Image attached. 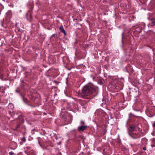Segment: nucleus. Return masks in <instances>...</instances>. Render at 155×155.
I'll list each match as a JSON object with an SVG mask.
<instances>
[{"label": "nucleus", "instance_id": "obj_15", "mask_svg": "<svg viewBox=\"0 0 155 155\" xmlns=\"http://www.w3.org/2000/svg\"><path fill=\"white\" fill-rule=\"evenodd\" d=\"M9 154L10 155H13L14 154V153L12 152H11L9 153Z\"/></svg>", "mask_w": 155, "mask_h": 155}, {"label": "nucleus", "instance_id": "obj_10", "mask_svg": "<svg viewBox=\"0 0 155 155\" xmlns=\"http://www.w3.org/2000/svg\"><path fill=\"white\" fill-rule=\"evenodd\" d=\"M98 83L100 84H103L102 81L101 80H99L98 81Z\"/></svg>", "mask_w": 155, "mask_h": 155}, {"label": "nucleus", "instance_id": "obj_7", "mask_svg": "<svg viewBox=\"0 0 155 155\" xmlns=\"http://www.w3.org/2000/svg\"><path fill=\"white\" fill-rule=\"evenodd\" d=\"M135 129V126L133 125L130 126L129 128L130 131H134Z\"/></svg>", "mask_w": 155, "mask_h": 155}, {"label": "nucleus", "instance_id": "obj_8", "mask_svg": "<svg viewBox=\"0 0 155 155\" xmlns=\"http://www.w3.org/2000/svg\"><path fill=\"white\" fill-rule=\"evenodd\" d=\"M28 155H35L34 151L32 150L31 151H28Z\"/></svg>", "mask_w": 155, "mask_h": 155}, {"label": "nucleus", "instance_id": "obj_11", "mask_svg": "<svg viewBox=\"0 0 155 155\" xmlns=\"http://www.w3.org/2000/svg\"><path fill=\"white\" fill-rule=\"evenodd\" d=\"M80 124L81 125H84L85 124L83 120H81L80 122Z\"/></svg>", "mask_w": 155, "mask_h": 155}, {"label": "nucleus", "instance_id": "obj_13", "mask_svg": "<svg viewBox=\"0 0 155 155\" xmlns=\"http://www.w3.org/2000/svg\"><path fill=\"white\" fill-rule=\"evenodd\" d=\"M129 116L130 117H131L132 116H133V114H132V113H130L129 114Z\"/></svg>", "mask_w": 155, "mask_h": 155}, {"label": "nucleus", "instance_id": "obj_6", "mask_svg": "<svg viewBox=\"0 0 155 155\" xmlns=\"http://www.w3.org/2000/svg\"><path fill=\"white\" fill-rule=\"evenodd\" d=\"M149 25L152 26H154L155 25V18L151 20V22L149 23Z\"/></svg>", "mask_w": 155, "mask_h": 155}, {"label": "nucleus", "instance_id": "obj_12", "mask_svg": "<svg viewBox=\"0 0 155 155\" xmlns=\"http://www.w3.org/2000/svg\"><path fill=\"white\" fill-rule=\"evenodd\" d=\"M12 106V109L13 108H14V107L13 106V105H12V104H9V105H8V108H10V107H9L10 106Z\"/></svg>", "mask_w": 155, "mask_h": 155}, {"label": "nucleus", "instance_id": "obj_3", "mask_svg": "<svg viewBox=\"0 0 155 155\" xmlns=\"http://www.w3.org/2000/svg\"><path fill=\"white\" fill-rule=\"evenodd\" d=\"M89 101V100H88L87 101L84 100L82 101L81 102V106L84 107H86L87 105V103Z\"/></svg>", "mask_w": 155, "mask_h": 155}, {"label": "nucleus", "instance_id": "obj_5", "mask_svg": "<svg viewBox=\"0 0 155 155\" xmlns=\"http://www.w3.org/2000/svg\"><path fill=\"white\" fill-rule=\"evenodd\" d=\"M59 29H60V31L62 32L65 35H66L65 31L64 29V28L62 25L61 26L59 27Z\"/></svg>", "mask_w": 155, "mask_h": 155}, {"label": "nucleus", "instance_id": "obj_14", "mask_svg": "<svg viewBox=\"0 0 155 155\" xmlns=\"http://www.w3.org/2000/svg\"><path fill=\"white\" fill-rule=\"evenodd\" d=\"M22 140L24 141H25V137H23V138L22 139Z\"/></svg>", "mask_w": 155, "mask_h": 155}, {"label": "nucleus", "instance_id": "obj_18", "mask_svg": "<svg viewBox=\"0 0 155 155\" xmlns=\"http://www.w3.org/2000/svg\"><path fill=\"white\" fill-rule=\"evenodd\" d=\"M143 150H146V148L145 147H143Z\"/></svg>", "mask_w": 155, "mask_h": 155}, {"label": "nucleus", "instance_id": "obj_19", "mask_svg": "<svg viewBox=\"0 0 155 155\" xmlns=\"http://www.w3.org/2000/svg\"><path fill=\"white\" fill-rule=\"evenodd\" d=\"M129 135H131V134H130L129 133Z\"/></svg>", "mask_w": 155, "mask_h": 155}, {"label": "nucleus", "instance_id": "obj_16", "mask_svg": "<svg viewBox=\"0 0 155 155\" xmlns=\"http://www.w3.org/2000/svg\"><path fill=\"white\" fill-rule=\"evenodd\" d=\"M153 126L154 127H155V121L153 124Z\"/></svg>", "mask_w": 155, "mask_h": 155}, {"label": "nucleus", "instance_id": "obj_4", "mask_svg": "<svg viewBox=\"0 0 155 155\" xmlns=\"http://www.w3.org/2000/svg\"><path fill=\"white\" fill-rule=\"evenodd\" d=\"M26 17L28 20H31L32 18V16L31 15V14H30L29 13H27L26 15Z\"/></svg>", "mask_w": 155, "mask_h": 155}, {"label": "nucleus", "instance_id": "obj_17", "mask_svg": "<svg viewBox=\"0 0 155 155\" xmlns=\"http://www.w3.org/2000/svg\"><path fill=\"white\" fill-rule=\"evenodd\" d=\"M34 130H35V129H34L32 130V134H34V133L33 132V131H34Z\"/></svg>", "mask_w": 155, "mask_h": 155}, {"label": "nucleus", "instance_id": "obj_2", "mask_svg": "<svg viewBox=\"0 0 155 155\" xmlns=\"http://www.w3.org/2000/svg\"><path fill=\"white\" fill-rule=\"evenodd\" d=\"M87 127V126L81 125L78 127V130L79 131H83L86 129Z\"/></svg>", "mask_w": 155, "mask_h": 155}, {"label": "nucleus", "instance_id": "obj_9", "mask_svg": "<svg viewBox=\"0 0 155 155\" xmlns=\"http://www.w3.org/2000/svg\"><path fill=\"white\" fill-rule=\"evenodd\" d=\"M0 78L2 80L6 81L7 80V79L6 78L4 79L3 76L2 74H1L0 76Z\"/></svg>", "mask_w": 155, "mask_h": 155}, {"label": "nucleus", "instance_id": "obj_1", "mask_svg": "<svg viewBox=\"0 0 155 155\" xmlns=\"http://www.w3.org/2000/svg\"><path fill=\"white\" fill-rule=\"evenodd\" d=\"M95 91V89L90 86H85L83 88L81 95L83 97L87 96Z\"/></svg>", "mask_w": 155, "mask_h": 155}]
</instances>
